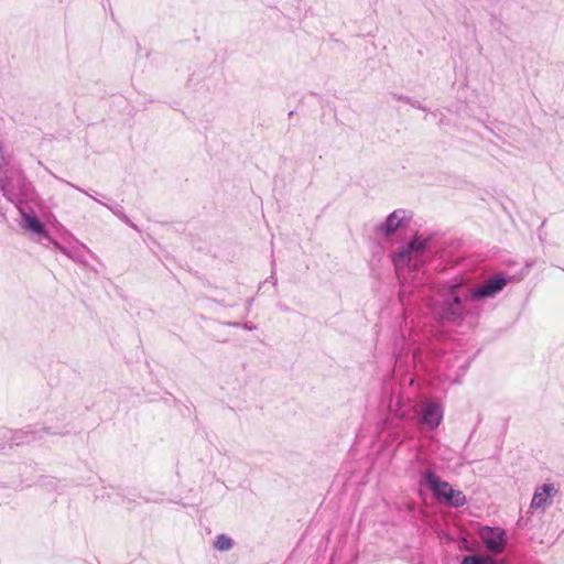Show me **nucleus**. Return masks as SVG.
Masks as SVG:
<instances>
[{
    "label": "nucleus",
    "instance_id": "nucleus-1",
    "mask_svg": "<svg viewBox=\"0 0 564 564\" xmlns=\"http://www.w3.org/2000/svg\"><path fill=\"white\" fill-rule=\"evenodd\" d=\"M460 284H452L446 297L437 307V314L444 322L455 323L462 321L467 314L463 303L465 294H460Z\"/></svg>",
    "mask_w": 564,
    "mask_h": 564
},
{
    "label": "nucleus",
    "instance_id": "nucleus-2",
    "mask_svg": "<svg viewBox=\"0 0 564 564\" xmlns=\"http://www.w3.org/2000/svg\"><path fill=\"white\" fill-rule=\"evenodd\" d=\"M429 240L415 237L405 248L394 253L392 261L395 270L399 272L404 267L417 270L423 261L421 259L427 247Z\"/></svg>",
    "mask_w": 564,
    "mask_h": 564
},
{
    "label": "nucleus",
    "instance_id": "nucleus-3",
    "mask_svg": "<svg viewBox=\"0 0 564 564\" xmlns=\"http://www.w3.org/2000/svg\"><path fill=\"white\" fill-rule=\"evenodd\" d=\"M508 283V278L497 274L487 279L480 286L465 293V301L494 297L500 293Z\"/></svg>",
    "mask_w": 564,
    "mask_h": 564
},
{
    "label": "nucleus",
    "instance_id": "nucleus-4",
    "mask_svg": "<svg viewBox=\"0 0 564 564\" xmlns=\"http://www.w3.org/2000/svg\"><path fill=\"white\" fill-rule=\"evenodd\" d=\"M479 538L486 550L494 554H500L507 544L506 531L498 527H482Z\"/></svg>",
    "mask_w": 564,
    "mask_h": 564
},
{
    "label": "nucleus",
    "instance_id": "nucleus-5",
    "mask_svg": "<svg viewBox=\"0 0 564 564\" xmlns=\"http://www.w3.org/2000/svg\"><path fill=\"white\" fill-rule=\"evenodd\" d=\"M443 406L434 401L426 402L421 410L420 423L430 430H435L443 421Z\"/></svg>",
    "mask_w": 564,
    "mask_h": 564
},
{
    "label": "nucleus",
    "instance_id": "nucleus-6",
    "mask_svg": "<svg viewBox=\"0 0 564 564\" xmlns=\"http://www.w3.org/2000/svg\"><path fill=\"white\" fill-rule=\"evenodd\" d=\"M410 218L411 215L408 210L395 209L387 217L382 224L377 226L376 231L388 237L394 234L404 220Z\"/></svg>",
    "mask_w": 564,
    "mask_h": 564
},
{
    "label": "nucleus",
    "instance_id": "nucleus-7",
    "mask_svg": "<svg viewBox=\"0 0 564 564\" xmlns=\"http://www.w3.org/2000/svg\"><path fill=\"white\" fill-rule=\"evenodd\" d=\"M422 482L433 494L437 500H442L446 491L449 490V484L442 480L433 470H426L422 474Z\"/></svg>",
    "mask_w": 564,
    "mask_h": 564
},
{
    "label": "nucleus",
    "instance_id": "nucleus-8",
    "mask_svg": "<svg viewBox=\"0 0 564 564\" xmlns=\"http://www.w3.org/2000/svg\"><path fill=\"white\" fill-rule=\"evenodd\" d=\"M557 490L554 485L545 484L539 487L532 498L531 508L544 510L552 503V498L556 495Z\"/></svg>",
    "mask_w": 564,
    "mask_h": 564
},
{
    "label": "nucleus",
    "instance_id": "nucleus-9",
    "mask_svg": "<svg viewBox=\"0 0 564 564\" xmlns=\"http://www.w3.org/2000/svg\"><path fill=\"white\" fill-rule=\"evenodd\" d=\"M22 227L32 235L39 236V238H45L51 240V236L46 230L44 224L35 215L22 214Z\"/></svg>",
    "mask_w": 564,
    "mask_h": 564
},
{
    "label": "nucleus",
    "instance_id": "nucleus-10",
    "mask_svg": "<svg viewBox=\"0 0 564 564\" xmlns=\"http://www.w3.org/2000/svg\"><path fill=\"white\" fill-rule=\"evenodd\" d=\"M52 176L54 178H56L57 181L62 182V183H65L67 186H70L73 188H76L77 191L88 195L89 197H91L93 199H95L96 202H98L99 204L104 205L105 207H107L112 214H115L117 217H119L122 221H124L127 225H129L130 227L132 228H135V225L127 217V215L122 212L121 208L119 207H111L100 200H98L96 197H94L93 195H90L88 192H86L85 189L76 186L75 184L68 182V181H65L58 176H56L55 174L51 173Z\"/></svg>",
    "mask_w": 564,
    "mask_h": 564
},
{
    "label": "nucleus",
    "instance_id": "nucleus-11",
    "mask_svg": "<svg viewBox=\"0 0 564 564\" xmlns=\"http://www.w3.org/2000/svg\"><path fill=\"white\" fill-rule=\"evenodd\" d=\"M447 505L453 507H462L466 503V497L463 491L453 489L449 487V490L446 491L445 496L442 498Z\"/></svg>",
    "mask_w": 564,
    "mask_h": 564
},
{
    "label": "nucleus",
    "instance_id": "nucleus-12",
    "mask_svg": "<svg viewBox=\"0 0 564 564\" xmlns=\"http://www.w3.org/2000/svg\"><path fill=\"white\" fill-rule=\"evenodd\" d=\"M232 546V540L226 534L217 535L214 541V547L220 552L229 551Z\"/></svg>",
    "mask_w": 564,
    "mask_h": 564
},
{
    "label": "nucleus",
    "instance_id": "nucleus-13",
    "mask_svg": "<svg viewBox=\"0 0 564 564\" xmlns=\"http://www.w3.org/2000/svg\"><path fill=\"white\" fill-rule=\"evenodd\" d=\"M462 564H497L490 556L468 555L465 556Z\"/></svg>",
    "mask_w": 564,
    "mask_h": 564
},
{
    "label": "nucleus",
    "instance_id": "nucleus-14",
    "mask_svg": "<svg viewBox=\"0 0 564 564\" xmlns=\"http://www.w3.org/2000/svg\"><path fill=\"white\" fill-rule=\"evenodd\" d=\"M34 440L33 432H15L13 441H15L17 445H20L24 442H30Z\"/></svg>",
    "mask_w": 564,
    "mask_h": 564
},
{
    "label": "nucleus",
    "instance_id": "nucleus-15",
    "mask_svg": "<svg viewBox=\"0 0 564 564\" xmlns=\"http://www.w3.org/2000/svg\"><path fill=\"white\" fill-rule=\"evenodd\" d=\"M50 241L53 243V246H54L58 251H61L62 253H64V254H65V256H67V257H70V254H69L68 250H67L64 246H62L61 243H58L56 240H54V239H52V238H51V240H50Z\"/></svg>",
    "mask_w": 564,
    "mask_h": 564
},
{
    "label": "nucleus",
    "instance_id": "nucleus-16",
    "mask_svg": "<svg viewBox=\"0 0 564 564\" xmlns=\"http://www.w3.org/2000/svg\"><path fill=\"white\" fill-rule=\"evenodd\" d=\"M393 99L395 100H399V101H403V102H406L410 105V102L412 101V99L408 96H403V95H397V94H393L392 95Z\"/></svg>",
    "mask_w": 564,
    "mask_h": 564
},
{
    "label": "nucleus",
    "instance_id": "nucleus-17",
    "mask_svg": "<svg viewBox=\"0 0 564 564\" xmlns=\"http://www.w3.org/2000/svg\"><path fill=\"white\" fill-rule=\"evenodd\" d=\"M410 105L416 109H421V110H424L423 106L419 102V101H415L412 99V101L410 102Z\"/></svg>",
    "mask_w": 564,
    "mask_h": 564
},
{
    "label": "nucleus",
    "instance_id": "nucleus-18",
    "mask_svg": "<svg viewBox=\"0 0 564 564\" xmlns=\"http://www.w3.org/2000/svg\"><path fill=\"white\" fill-rule=\"evenodd\" d=\"M242 327H243L245 329H249V330H251V329H253V328H254L253 326H249L248 324H243V325H242Z\"/></svg>",
    "mask_w": 564,
    "mask_h": 564
},
{
    "label": "nucleus",
    "instance_id": "nucleus-19",
    "mask_svg": "<svg viewBox=\"0 0 564 564\" xmlns=\"http://www.w3.org/2000/svg\"><path fill=\"white\" fill-rule=\"evenodd\" d=\"M271 280L273 281V284L275 285V284H276V279H274L273 276H271Z\"/></svg>",
    "mask_w": 564,
    "mask_h": 564
}]
</instances>
